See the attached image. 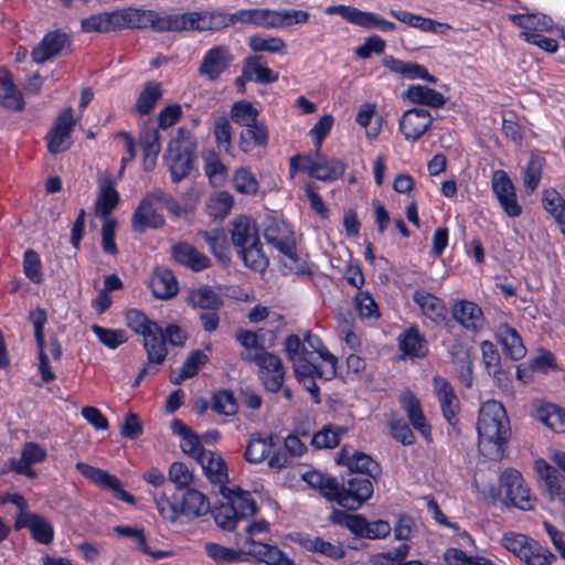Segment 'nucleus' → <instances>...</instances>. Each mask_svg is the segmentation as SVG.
<instances>
[{
	"label": "nucleus",
	"mask_w": 565,
	"mask_h": 565,
	"mask_svg": "<svg viewBox=\"0 0 565 565\" xmlns=\"http://www.w3.org/2000/svg\"><path fill=\"white\" fill-rule=\"evenodd\" d=\"M126 323L130 330L137 334L145 337L158 326L157 322L150 320L143 312L137 309H129L126 312Z\"/></svg>",
	"instance_id": "obj_63"
},
{
	"label": "nucleus",
	"mask_w": 565,
	"mask_h": 565,
	"mask_svg": "<svg viewBox=\"0 0 565 565\" xmlns=\"http://www.w3.org/2000/svg\"><path fill=\"white\" fill-rule=\"evenodd\" d=\"M0 104L11 110L23 108V98L15 88L11 73L8 70H0Z\"/></svg>",
	"instance_id": "obj_36"
},
{
	"label": "nucleus",
	"mask_w": 565,
	"mask_h": 565,
	"mask_svg": "<svg viewBox=\"0 0 565 565\" xmlns=\"http://www.w3.org/2000/svg\"><path fill=\"white\" fill-rule=\"evenodd\" d=\"M209 499L195 489H188L182 498L180 512L188 518H200L209 513Z\"/></svg>",
	"instance_id": "obj_39"
},
{
	"label": "nucleus",
	"mask_w": 565,
	"mask_h": 565,
	"mask_svg": "<svg viewBox=\"0 0 565 565\" xmlns=\"http://www.w3.org/2000/svg\"><path fill=\"white\" fill-rule=\"evenodd\" d=\"M232 225L231 238L237 250L259 241L258 228L253 218L242 215L235 218Z\"/></svg>",
	"instance_id": "obj_28"
},
{
	"label": "nucleus",
	"mask_w": 565,
	"mask_h": 565,
	"mask_svg": "<svg viewBox=\"0 0 565 565\" xmlns=\"http://www.w3.org/2000/svg\"><path fill=\"white\" fill-rule=\"evenodd\" d=\"M76 469L96 486L113 491L116 499L129 504L136 503L134 495L121 488V482L116 476L81 461L76 463Z\"/></svg>",
	"instance_id": "obj_12"
},
{
	"label": "nucleus",
	"mask_w": 565,
	"mask_h": 565,
	"mask_svg": "<svg viewBox=\"0 0 565 565\" xmlns=\"http://www.w3.org/2000/svg\"><path fill=\"white\" fill-rule=\"evenodd\" d=\"M126 12L114 11L90 15L82 20V29L85 32H110L127 25Z\"/></svg>",
	"instance_id": "obj_21"
},
{
	"label": "nucleus",
	"mask_w": 565,
	"mask_h": 565,
	"mask_svg": "<svg viewBox=\"0 0 565 565\" xmlns=\"http://www.w3.org/2000/svg\"><path fill=\"white\" fill-rule=\"evenodd\" d=\"M263 236L290 262V266L298 262L294 232L288 224L273 216H266L263 222Z\"/></svg>",
	"instance_id": "obj_7"
},
{
	"label": "nucleus",
	"mask_w": 565,
	"mask_h": 565,
	"mask_svg": "<svg viewBox=\"0 0 565 565\" xmlns=\"http://www.w3.org/2000/svg\"><path fill=\"white\" fill-rule=\"evenodd\" d=\"M171 255L178 264L189 267L193 271H200L211 266L210 258L186 242L174 244L171 247Z\"/></svg>",
	"instance_id": "obj_24"
},
{
	"label": "nucleus",
	"mask_w": 565,
	"mask_h": 565,
	"mask_svg": "<svg viewBox=\"0 0 565 565\" xmlns=\"http://www.w3.org/2000/svg\"><path fill=\"white\" fill-rule=\"evenodd\" d=\"M196 461L212 483L223 486L228 481L227 466L218 454L207 450Z\"/></svg>",
	"instance_id": "obj_30"
},
{
	"label": "nucleus",
	"mask_w": 565,
	"mask_h": 565,
	"mask_svg": "<svg viewBox=\"0 0 565 565\" xmlns=\"http://www.w3.org/2000/svg\"><path fill=\"white\" fill-rule=\"evenodd\" d=\"M477 431L481 454L490 460H500L511 436L510 420L500 402L490 399L480 406Z\"/></svg>",
	"instance_id": "obj_1"
},
{
	"label": "nucleus",
	"mask_w": 565,
	"mask_h": 565,
	"mask_svg": "<svg viewBox=\"0 0 565 565\" xmlns=\"http://www.w3.org/2000/svg\"><path fill=\"white\" fill-rule=\"evenodd\" d=\"M303 480L315 489H319L322 497L333 502L337 494L338 480L333 477H326L319 471H309L303 476Z\"/></svg>",
	"instance_id": "obj_50"
},
{
	"label": "nucleus",
	"mask_w": 565,
	"mask_h": 565,
	"mask_svg": "<svg viewBox=\"0 0 565 565\" xmlns=\"http://www.w3.org/2000/svg\"><path fill=\"white\" fill-rule=\"evenodd\" d=\"M163 329L158 324L143 337V348L147 352L148 364H161L168 354Z\"/></svg>",
	"instance_id": "obj_33"
},
{
	"label": "nucleus",
	"mask_w": 565,
	"mask_h": 565,
	"mask_svg": "<svg viewBox=\"0 0 565 565\" xmlns=\"http://www.w3.org/2000/svg\"><path fill=\"white\" fill-rule=\"evenodd\" d=\"M543 206L554 220L565 226V199L555 190L546 189L543 192Z\"/></svg>",
	"instance_id": "obj_53"
},
{
	"label": "nucleus",
	"mask_w": 565,
	"mask_h": 565,
	"mask_svg": "<svg viewBox=\"0 0 565 565\" xmlns=\"http://www.w3.org/2000/svg\"><path fill=\"white\" fill-rule=\"evenodd\" d=\"M303 546L311 552L319 553L326 557L331 559H340L344 557L345 552L343 550L342 544L340 543H331L324 541L322 537L316 536L307 539L303 542Z\"/></svg>",
	"instance_id": "obj_52"
},
{
	"label": "nucleus",
	"mask_w": 565,
	"mask_h": 565,
	"mask_svg": "<svg viewBox=\"0 0 565 565\" xmlns=\"http://www.w3.org/2000/svg\"><path fill=\"white\" fill-rule=\"evenodd\" d=\"M73 108L67 107L60 111L47 134V150L55 154L67 150L71 145V131L75 126Z\"/></svg>",
	"instance_id": "obj_11"
},
{
	"label": "nucleus",
	"mask_w": 565,
	"mask_h": 565,
	"mask_svg": "<svg viewBox=\"0 0 565 565\" xmlns=\"http://www.w3.org/2000/svg\"><path fill=\"white\" fill-rule=\"evenodd\" d=\"M233 60L228 47L223 45L213 46L204 54L198 73L209 81H216L230 67Z\"/></svg>",
	"instance_id": "obj_18"
},
{
	"label": "nucleus",
	"mask_w": 565,
	"mask_h": 565,
	"mask_svg": "<svg viewBox=\"0 0 565 565\" xmlns=\"http://www.w3.org/2000/svg\"><path fill=\"white\" fill-rule=\"evenodd\" d=\"M401 403L413 427L422 434H426L429 430V426L426 424V418L423 414L418 398L407 391L402 394Z\"/></svg>",
	"instance_id": "obj_45"
},
{
	"label": "nucleus",
	"mask_w": 565,
	"mask_h": 565,
	"mask_svg": "<svg viewBox=\"0 0 565 565\" xmlns=\"http://www.w3.org/2000/svg\"><path fill=\"white\" fill-rule=\"evenodd\" d=\"M246 547L247 546L244 545V548ZM204 550L207 556L216 563L241 562L243 559V554L246 553V550H234L212 542L206 543Z\"/></svg>",
	"instance_id": "obj_55"
},
{
	"label": "nucleus",
	"mask_w": 565,
	"mask_h": 565,
	"mask_svg": "<svg viewBox=\"0 0 565 565\" xmlns=\"http://www.w3.org/2000/svg\"><path fill=\"white\" fill-rule=\"evenodd\" d=\"M480 349L487 373L499 386H505L509 382V376L501 367V356L495 345L492 342L484 340L480 343Z\"/></svg>",
	"instance_id": "obj_27"
},
{
	"label": "nucleus",
	"mask_w": 565,
	"mask_h": 565,
	"mask_svg": "<svg viewBox=\"0 0 565 565\" xmlns=\"http://www.w3.org/2000/svg\"><path fill=\"white\" fill-rule=\"evenodd\" d=\"M335 461L338 465L347 466L350 472L365 475V478L377 479L382 472L381 466L371 456L354 451L350 454L347 447L338 452Z\"/></svg>",
	"instance_id": "obj_16"
},
{
	"label": "nucleus",
	"mask_w": 565,
	"mask_h": 565,
	"mask_svg": "<svg viewBox=\"0 0 565 565\" xmlns=\"http://www.w3.org/2000/svg\"><path fill=\"white\" fill-rule=\"evenodd\" d=\"M500 491L504 502L518 509L529 511L535 505L536 498L526 487L522 475L515 469H507L500 476Z\"/></svg>",
	"instance_id": "obj_6"
},
{
	"label": "nucleus",
	"mask_w": 565,
	"mask_h": 565,
	"mask_svg": "<svg viewBox=\"0 0 565 565\" xmlns=\"http://www.w3.org/2000/svg\"><path fill=\"white\" fill-rule=\"evenodd\" d=\"M327 13L340 14L348 22L366 30L377 29L381 32H392L396 29V24L394 22L385 20L380 14L370 11H362L351 6H331L327 8Z\"/></svg>",
	"instance_id": "obj_8"
},
{
	"label": "nucleus",
	"mask_w": 565,
	"mask_h": 565,
	"mask_svg": "<svg viewBox=\"0 0 565 565\" xmlns=\"http://www.w3.org/2000/svg\"><path fill=\"white\" fill-rule=\"evenodd\" d=\"M170 428L173 434L181 437V449L183 452L192 457L193 459L200 458L207 450L201 445L200 436L190 427H188L182 420L173 419L170 424Z\"/></svg>",
	"instance_id": "obj_29"
},
{
	"label": "nucleus",
	"mask_w": 565,
	"mask_h": 565,
	"mask_svg": "<svg viewBox=\"0 0 565 565\" xmlns=\"http://www.w3.org/2000/svg\"><path fill=\"white\" fill-rule=\"evenodd\" d=\"M268 142V130L263 122L256 121L245 127L239 136V149L249 152L254 147H264Z\"/></svg>",
	"instance_id": "obj_43"
},
{
	"label": "nucleus",
	"mask_w": 565,
	"mask_h": 565,
	"mask_svg": "<svg viewBox=\"0 0 565 565\" xmlns=\"http://www.w3.org/2000/svg\"><path fill=\"white\" fill-rule=\"evenodd\" d=\"M212 409L217 414L232 416L237 413L238 406L234 394L230 390H220L212 396Z\"/></svg>",
	"instance_id": "obj_62"
},
{
	"label": "nucleus",
	"mask_w": 565,
	"mask_h": 565,
	"mask_svg": "<svg viewBox=\"0 0 565 565\" xmlns=\"http://www.w3.org/2000/svg\"><path fill=\"white\" fill-rule=\"evenodd\" d=\"M246 267L255 271H263L268 266V258L262 249V244L257 241L237 250Z\"/></svg>",
	"instance_id": "obj_54"
},
{
	"label": "nucleus",
	"mask_w": 565,
	"mask_h": 565,
	"mask_svg": "<svg viewBox=\"0 0 565 565\" xmlns=\"http://www.w3.org/2000/svg\"><path fill=\"white\" fill-rule=\"evenodd\" d=\"M537 469L544 479L548 499L558 500L565 505V477L558 475L554 467L545 462H543V469L537 462Z\"/></svg>",
	"instance_id": "obj_38"
},
{
	"label": "nucleus",
	"mask_w": 565,
	"mask_h": 565,
	"mask_svg": "<svg viewBox=\"0 0 565 565\" xmlns=\"http://www.w3.org/2000/svg\"><path fill=\"white\" fill-rule=\"evenodd\" d=\"M127 14L128 22H134L136 28H151L157 32H179V13L160 15L153 10H135Z\"/></svg>",
	"instance_id": "obj_15"
},
{
	"label": "nucleus",
	"mask_w": 565,
	"mask_h": 565,
	"mask_svg": "<svg viewBox=\"0 0 565 565\" xmlns=\"http://www.w3.org/2000/svg\"><path fill=\"white\" fill-rule=\"evenodd\" d=\"M414 301L420 307L423 313L435 322L446 319V307L439 298L425 290H416L413 295Z\"/></svg>",
	"instance_id": "obj_35"
},
{
	"label": "nucleus",
	"mask_w": 565,
	"mask_h": 565,
	"mask_svg": "<svg viewBox=\"0 0 565 565\" xmlns=\"http://www.w3.org/2000/svg\"><path fill=\"white\" fill-rule=\"evenodd\" d=\"M163 224V216L147 201L142 200L131 216V228L137 233H143L147 228H159Z\"/></svg>",
	"instance_id": "obj_32"
},
{
	"label": "nucleus",
	"mask_w": 565,
	"mask_h": 565,
	"mask_svg": "<svg viewBox=\"0 0 565 565\" xmlns=\"http://www.w3.org/2000/svg\"><path fill=\"white\" fill-rule=\"evenodd\" d=\"M161 86L157 82L146 83L143 89L138 96L136 109L141 115L149 114L157 102L161 98Z\"/></svg>",
	"instance_id": "obj_56"
},
{
	"label": "nucleus",
	"mask_w": 565,
	"mask_h": 565,
	"mask_svg": "<svg viewBox=\"0 0 565 565\" xmlns=\"http://www.w3.org/2000/svg\"><path fill=\"white\" fill-rule=\"evenodd\" d=\"M258 110L250 102L239 100L233 104L231 109L232 120L243 127L250 126L257 121Z\"/></svg>",
	"instance_id": "obj_60"
},
{
	"label": "nucleus",
	"mask_w": 565,
	"mask_h": 565,
	"mask_svg": "<svg viewBox=\"0 0 565 565\" xmlns=\"http://www.w3.org/2000/svg\"><path fill=\"white\" fill-rule=\"evenodd\" d=\"M508 18L514 25L530 33L548 32L553 29V20L542 13L509 14Z\"/></svg>",
	"instance_id": "obj_40"
},
{
	"label": "nucleus",
	"mask_w": 565,
	"mask_h": 565,
	"mask_svg": "<svg viewBox=\"0 0 565 565\" xmlns=\"http://www.w3.org/2000/svg\"><path fill=\"white\" fill-rule=\"evenodd\" d=\"M433 117L425 108L406 110L399 119V130L408 141L418 140L431 126Z\"/></svg>",
	"instance_id": "obj_19"
},
{
	"label": "nucleus",
	"mask_w": 565,
	"mask_h": 565,
	"mask_svg": "<svg viewBox=\"0 0 565 565\" xmlns=\"http://www.w3.org/2000/svg\"><path fill=\"white\" fill-rule=\"evenodd\" d=\"M426 340L419 334L418 330L411 328L399 337V349L408 356H424L426 353Z\"/></svg>",
	"instance_id": "obj_51"
},
{
	"label": "nucleus",
	"mask_w": 565,
	"mask_h": 565,
	"mask_svg": "<svg viewBox=\"0 0 565 565\" xmlns=\"http://www.w3.org/2000/svg\"><path fill=\"white\" fill-rule=\"evenodd\" d=\"M498 338L503 347L504 353L513 361L522 359L526 354L518 331L509 324H502L498 329Z\"/></svg>",
	"instance_id": "obj_34"
},
{
	"label": "nucleus",
	"mask_w": 565,
	"mask_h": 565,
	"mask_svg": "<svg viewBox=\"0 0 565 565\" xmlns=\"http://www.w3.org/2000/svg\"><path fill=\"white\" fill-rule=\"evenodd\" d=\"M390 14L398 21L408 24L409 26L419 29L424 32H439L438 29L444 26L430 18H425L419 14H415L405 10H390Z\"/></svg>",
	"instance_id": "obj_49"
},
{
	"label": "nucleus",
	"mask_w": 565,
	"mask_h": 565,
	"mask_svg": "<svg viewBox=\"0 0 565 565\" xmlns=\"http://www.w3.org/2000/svg\"><path fill=\"white\" fill-rule=\"evenodd\" d=\"M188 302L194 308L203 310L221 309L222 298L209 286L191 289L188 295Z\"/></svg>",
	"instance_id": "obj_48"
},
{
	"label": "nucleus",
	"mask_w": 565,
	"mask_h": 565,
	"mask_svg": "<svg viewBox=\"0 0 565 565\" xmlns=\"http://www.w3.org/2000/svg\"><path fill=\"white\" fill-rule=\"evenodd\" d=\"M139 143L143 154V169L151 171L161 151L159 128L143 127L139 134Z\"/></svg>",
	"instance_id": "obj_25"
},
{
	"label": "nucleus",
	"mask_w": 565,
	"mask_h": 565,
	"mask_svg": "<svg viewBox=\"0 0 565 565\" xmlns=\"http://www.w3.org/2000/svg\"><path fill=\"white\" fill-rule=\"evenodd\" d=\"M195 150V137L189 129L180 127L163 153V163L172 182L179 183L190 174L196 159Z\"/></svg>",
	"instance_id": "obj_2"
},
{
	"label": "nucleus",
	"mask_w": 565,
	"mask_h": 565,
	"mask_svg": "<svg viewBox=\"0 0 565 565\" xmlns=\"http://www.w3.org/2000/svg\"><path fill=\"white\" fill-rule=\"evenodd\" d=\"M243 64L245 66V78H250L259 84H270L278 81V73L264 65L263 56H247Z\"/></svg>",
	"instance_id": "obj_41"
},
{
	"label": "nucleus",
	"mask_w": 565,
	"mask_h": 565,
	"mask_svg": "<svg viewBox=\"0 0 565 565\" xmlns=\"http://www.w3.org/2000/svg\"><path fill=\"white\" fill-rule=\"evenodd\" d=\"M234 189L246 195H254L258 192L259 183L255 174L247 168H239L233 174Z\"/></svg>",
	"instance_id": "obj_59"
},
{
	"label": "nucleus",
	"mask_w": 565,
	"mask_h": 565,
	"mask_svg": "<svg viewBox=\"0 0 565 565\" xmlns=\"http://www.w3.org/2000/svg\"><path fill=\"white\" fill-rule=\"evenodd\" d=\"M241 358L255 363L259 367V376L267 391L276 393L282 387L285 367L279 355L260 350L258 352H244Z\"/></svg>",
	"instance_id": "obj_4"
},
{
	"label": "nucleus",
	"mask_w": 565,
	"mask_h": 565,
	"mask_svg": "<svg viewBox=\"0 0 565 565\" xmlns=\"http://www.w3.org/2000/svg\"><path fill=\"white\" fill-rule=\"evenodd\" d=\"M374 488L371 479L361 476L342 479L338 482L333 502L348 510L360 509L373 495Z\"/></svg>",
	"instance_id": "obj_5"
},
{
	"label": "nucleus",
	"mask_w": 565,
	"mask_h": 565,
	"mask_svg": "<svg viewBox=\"0 0 565 565\" xmlns=\"http://www.w3.org/2000/svg\"><path fill=\"white\" fill-rule=\"evenodd\" d=\"M150 288L156 298L170 299L178 294L179 285L172 270L161 266L156 268L150 281Z\"/></svg>",
	"instance_id": "obj_31"
},
{
	"label": "nucleus",
	"mask_w": 565,
	"mask_h": 565,
	"mask_svg": "<svg viewBox=\"0 0 565 565\" xmlns=\"http://www.w3.org/2000/svg\"><path fill=\"white\" fill-rule=\"evenodd\" d=\"M179 32L184 30H221L228 26V14L221 11H200L179 14Z\"/></svg>",
	"instance_id": "obj_13"
},
{
	"label": "nucleus",
	"mask_w": 565,
	"mask_h": 565,
	"mask_svg": "<svg viewBox=\"0 0 565 565\" xmlns=\"http://www.w3.org/2000/svg\"><path fill=\"white\" fill-rule=\"evenodd\" d=\"M200 235L209 245L211 253L222 263H228L230 247L227 244V236L224 230L214 228L212 231L201 232Z\"/></svg>",
	"instance_id": "obj_47"
},
{
	"label": "nucleus",
	"mask_w": 565,
	"mask_h": 565,
	"mask_svg": "<svg viewBox=\"0 0 565 565\" xmlns=\"http://www.w3.org/2000/svg\"><path fill=\"white\" fill-rule=\"evenodd\" d=\"M309 13L302 10L253 9V24L262 28H285L306 23Z\"/></svg>",
	"instance_id": "obj_9"
},
{
	"label": "nucleus",
	"mask_w": 565,
	"mask_h": 565,
	"mask_svg": "<svg viewBox=\"0 0 565 565\" xmlns=\"http://www.w3.org/2000/svg\"><path fill=\"white\" fill-rule=\"evenodd\" d=\"M433 383L444 418L450 426L456 427L458 424L457 414L460 409V403L454 387L441 376H435Z\"/></svg>",
	"instance_id": "obj_20"
},
{
	"label": "nucleus",
	"mask_w": 565,
	"mask_h": 565,
	"mask_svg": "<svg viewBox=\"0 0 565 565\" xmlns=\"http://www.w3.org/2000/svg\"><path fill=\"white\" fill-rule=\"evenodd\" d=\"M322 361L327 363L326 367L316 363V359L312 358V352L307 355H302L301 359L292 362L295 375L299 381L305 377H319L327 381L332 380L337 375V358L330 352H324Z\"/></svg>",
	"instance_id": "obj_10"
},
{
	"label": "nucleus",
	"mask_w": 565,
	"mask_h": 565,
	"mask_svg": "<svg viewBox=\"0 0 565 565\" xmlns=\"http://www.w3.org/2000/svg\"><path fill=\"white\" fill-rule=\"evenodd\" d=\"M28 527L33 539L41 544H49L54 537V530L50 522L35 513L18 514L14 529Z\"/></svg>",
	"instance_id": "obj_22"
},
{
	"label": "nucleus",
	"mask_w": 565,
	"mask_h": 565,
	"mask_svg": "<svg viewBox=\"0 0 565 565\" xmlns=\"http://www.w3.org/2000/svg\"><path fill=\"white\" fill-rule=\"evenodd\" d=\"M70 35L60 30H55L44 35L42 41L33 47L31 56L35 63L42 64L58 54H62L64 51H70Z\"/></svg>",
	"instance_id": "obj_17"
},
{
	"label": "nucleus",
	"mask_w": 565,
	"mask_h": 565,
	"mask_svg": "<svg viewBox=\"0 0 565 565\" xmlns=\"http://www.w3.org/2000/svg\"><path fill=\"white\" fill-rule=\"evenodd\" d=\"M245 546L247 554L267 565H295V562L277 546L256 542L250 537L245 540Z\"/></svg>",
	"instance_id": "obj_23"
},
{
	"label": "nucleus",
	"mask_w": 565,
	"mask_h": 565,
	"mask_svg": "<svg viewBox=\"0 0 565 565\" xmlns=\"http://www.w3.org/2000/svg\"><path fill=\"white\" fill-rule=\"evenodd\" d=\"M527 546L531 547L521 557L526 565H552L556 561V556L536 540L532 539Z\"/></svg>",
	"instance_id": "obj_57"
},
{
	"label": "nucleus",
	"mask_w": 565,
	"mask_h": 565,
	"mask_svg": "<svg viewBox=\"0 0 565 565\" xmlns=\"http://www.w3.org/2000/svg\"><path fill=\"white\" fill-rule=\"evenodd\" d=\"M451 315L467 330L477 332L481 328L483 313L481 308L472 301L459 300L455 302Z\"/></svg>",
	"instance_id": "obj_26"
},
{
	"label": "nucleus",
	"mask_w": 565,
	"mask_h": 565,
	"mask_svg": "<svg viewBox=\"0 0 565 565\" xmlns=\"http://www.w3.org/2000/svg\"><path fill=\"white\" fill-rule=\"evenodd\" d=\"M315 158L318 159V175H316V179L328 182L334 181L344 174L345 164L341 160L322 156L319 148L315 151Z\"/></svg>",
	"instance_id": "obj_46"
},
{
	"label": "nucleus",
	"mask_w": 565,
	"mask_h": 565,
	"mask_svg": "<svg viewBox=\"0 0 565 565\" xmlns=\"http://www.w3.org/2000/svg\"><path fill=\"white\" fill-rule=\"evenodd\" d=\"M227 491L233 494L227 497L228 503L234 508L241 519L256 514L257 505L249 492L242 490L234 492L228 489Z\"/></svg>",
	"instance_id": "obj_58"
},
{
	"label": "nucleus",
	"mask_w": 565,
	"mask_h": 565,
	"mask_svg": "<svg viewBox=\"0 0 565 565\" xmlns=\"http://www.w3.org/2000/svg\"><path fill=\"white\" fill-rule=\"evenodd\" d=\"M531 541L532 537L515 532H507L501 537L502 546L512 554H514L520 559L522 555H524V553L526 552V548L529 550L531 547L527 546V544H530Z\"/></svg>",
	"instance_id": "obj_64"
},
{
	"label": "nucleus",
	"mask_w": 565,
	"mask_h": 565,
	"mask_svg": "<svg viewBox=\"0 0 565 565\" xmlns=\"http://www.w3.org/2000/svg\"><path fill=\"white\" fill-rule=\"evenodd\" d=\"M539 419L552 430L559 433L565 430V409L550 404L542 407L537 413Z\"/></svg>",
	"instance_id": "obj_61"
},
{
	"label": "nucleus",
	"mask_w": 565,
	"mask_h": 565,
	"mask_svg": "<svg viewBox=\"0 0 565 565\" xmlns=\"http://www.w3.org/2000/svg\"><path fill=\"white\" fill-rule=\"evenodd\" d=\"M329 520L334 524L349 529L353 534L369 540L386 537L392 530L387 521L367 522L361 514H350L338 509L332 511Z\"/></svg>",
	"instance_id": "obj_3"
},
{
	"label": "nucleus",
	"mask_w": 565,
	"mask_h": 565,
	"mask_svg": "<svg viewBox=\"0 0 565 565\" xmlns=\"http://www.w3.org/2000/svg\"><path fill=\"white\" fill-rule=\"evenodd\" d=\"M537 469L544 479L548 499L558 500L565 505V477L558 475L554 467L545 462H543V469L537 462Z\"/></svg>",
	"instance_id": "obj_37"
},
{
	"label": "nucleus",
	"mask_w": 565,
	"mask_h": 565,
	"mask_svg": "<svg viewBox=\"0 0 565 565\" xmlns=\"http://www.w3.org/2000/svg\"><path fill=\"white\" fill-rule=\"evenodd\" d=\"M119 202V194L111 180L105 181L100 188L95 203L96 216L107 218Z\"/></svg>",
	"instance_id": "obj_44"
},
{
	"label": "nucleus",
	"mask_w": 565,
	"mask_h": 565,
	"mask_svg": "<svg viewBox=\"0 0 565 565\" xmlns=\"http://www.w3.org/2000/svg\"><path fill=\"white\" fill-rule=\"evenodd\" d=\"M405 97L414 104H420L433 108L443 107L446 104L444 95L424 85H412L405 92Z\"/></svg>",
	"instance_id": "obj_42"
},
{
	"label": "nucleus",
	"mask_w": 565,
	"mask_h": 565,
	"mask_svg": "<svg viewBox=\"0 0 565 565\" xmlns=\"http://www.w3.org/2000/svg\"><path fill=\"white\" fill-rule=\"evenodd\" d=\"M491 188L501 207L510 217H516L522 213V207L516 200L514 185L505 171L495 170L493 172Z\"/></svg>",
	"instance_id": "obj_14"
}]
</instances>
